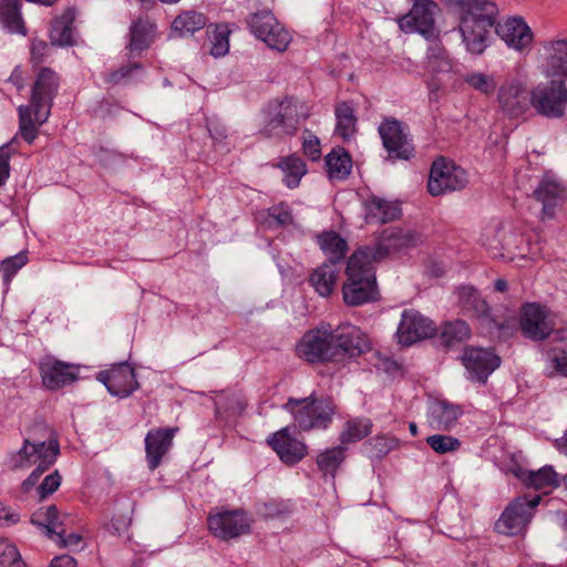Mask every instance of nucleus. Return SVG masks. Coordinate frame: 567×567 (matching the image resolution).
I'll list each match as a JSON object with an SVG mask.
<instances>
[{"instance_id": "obj_55", "label": "nucleus", "mask_w": 567, "mask_h": 567, "mask_svg": "<svg viewBox=\"0 0 567 567\" xmlns=\"http://www.w3.org/2000/svg\"><path fill=\"white\" fill-rule=\"evenodd\" d=\"M370 361L377 370L388 374H394L399 370V365L395 361L386 355H382L378 351L371 354Z\"/></svg>"}, {"instance_id": "obj_43", "label": "nucleus", "mask_w": 567, "mask_h": 567, "mask_svg": "<svg viewBox=\"0 0 567 567\" xmlns=\"http://www.w3.org/2000/svg\"><path fill=\"white\" fill-rule=\"evenodd\" d=\"M278 23L279 21L269 11L255 13L248 20L250 31L264 42L268 31H271V28H276Z\"/></svg>"}, {"instance_id": "obj_41", "label": "nucleus", "mask_w": 567, "mask_h": 567, "mask_svg": "<svg viewBox=\"0 0 567 567\" xmlns=\"http://www.w3.org/2000/svg\"><path fill=\"white\" fill-rule=\"evenodd\" d=\"M471 337V329L466 321L455 319L444 322L440 328V338L446 346L466 341Z\"/></svg>"}, {"instance_id": "obj_1", "label": "nucleus", "mask_w": 567, "mask_h": 567, "mask_svg": "<svg viewBox=\"0 0 567 567\" xmlns=\"http://www.w3.org/2000/svg\"><path fill=\"white\" fill-rule=\"evenodd\" d=\"M370 348L364 332L354 326L339 327L332 331L328 326L307 331L296 346L297 355L309 363L340 362L357 357Z\"/></svg>"}, {"instance_id": "obj_58", "label": "nucleus", "mask_w": 567, "mask_h": 567, "mask_svg": "<svg viewBox=\"0 0 567 567\" xmlns=\"http://www.w3.org/2000/svg\"><path fill=\"white\" fill-rule=\"evenodd\" d=\"M141 65L138 63H132L120 68L118 70L111 72L107 75V82L113 84H118L121 82H125L131 78L133 71L140 70Z\"/></svg>"}, {"instance_id": "obj_52", "label": "nucleus", "mask_w": 567, "mask_h": 567, "mask_svg": "<svg viewBox=\"0 0 567 567\" xmlns=\"http://www.w3.org/2000/svg\"><path fill=\"white\" fill-rule=\"evenodd\" d=\"M548 367L559 375L567 377V352L555 348L547 353Z\"/></svg>"}, {"instance_id": "obj_44", "label": "nucleus", "mask_w": 567, "mask_h": 567, "mask_svg": "<svg viewBox=\"0 0 567 567\" xmlns=\"http://www.w3.org/2000/svg\"><path fill=\"white\" fill-rule=\"evenodd\" d=\"M426 68L431 72L441 73L449 72L452 69L451 61L444 48L440 44H432L426 53Z\"/></svg>"}, {"instance_id": "obj_63", "label": "nucleus", "mask_w": 567, "mask_h": 567, "mask_svg": "<svg viewBox=\"0 0 567 567\" xmlns=\"http://www.w3.org/2000/svg\"><path fill=\"white\" fill-rule=\"evenodd\" d=\"M48 567H78V563L70 555H61L54 557Z\"/></svg>"}, {"instance_id": "obj_10", "label": "nucleus", "mask_w": 567, "mask_h": 567, "mask_svg": "<svg viewBox=\"0 0 567 567\" xmlns=\"http://www.w3.org/2000/svg\"><path fill=\"white\" fill-rule=\"evenodd\" d=\"M466 184L467 175L463 168L444 158L433 162L427 183L431 195L440 196L447 192L460 190Z\"/></svg>"}, {"instance_id": "obj_47", "label": "nucleus", "mask_w": 567, "mask_h": 567, "mask_svg": "<svg viewBox=\"0 0 567 567\" xmlns=\"http://www.w3.org/2000/svg\"><path fill=\"white\" fill-rule=\"evenodd\" d=\"M427 445L437 454L454 453L460 450L461 441L452 435L434 434L426 437Z\"/></svg>"}, {"instance_id": "obj_16", "label": "nucleus", "mask_w": 567, "mask_h": 567, "mask_svg": "<svg viewBox=\"0 0 567 567\" xmlns=\"http://www.w3.org/2000/svg\"><path fill=\"white\" fill-rule=\"evenodd\" d=\"M520 328L526 338L538 341L549 337L554 330V322L544 307L527 303L520 311Z\"/></svg>"}, {"instance_id": "obj_38", "label": "nucleus", "mask_w": 567, "mask_h": 567, "mask_svg": "<svg viewBox=\"0 0 567 567\" xmlns=\"http://www.w3.org/2000/svg\"><path fill=\"white\" fill-rule=\"evenodd\" d=\"M207 23L203 13L196 11H185L177 16L172 22V29L181 37L193 34L202 30Z\"/></svg>"}, {"instance_id": "obj_33", "label": "nucleus", "mask_w": 567, "mask_h": 567, "mask_svg": "<svg viewBox=\"0 0 567 567\" xmlns=\"http://www.w3.org/2000/svg\"><path fill=\"white\" fill-rule=\"evenodd\" d=\"M20 0H0V22L10 33L27 34Z\"/></svg>"}, {"instance_id": "obj_39", "label": "nucleus", "mask_w": 567, "mask_h": 567, "mask_svg": "<svg viewBox=\"0 0 567 567\" xmlns=\"http://www.w3.org/2000/svg\"><path fill=\"white\" fill-rule=\"evenodd\" d=\"M31 523L44 529L45 534L53 538L61 528L62 520L55 506L41 507L31 516Z\"/></svg>"}, {"instance_id": "obj_42", "label": "nucleus", "mask_w": 567, "mask_h": 567, "mask_svg": "<svg viewBox=\"0 0 567 567\" xmlns=\"http://www.w3.org/2000/svg\"><path fill=\"white\" fill-rule=\"evenodd\" d=\"M344 458L346 449L343 446H334L318 454L317 465L324 475L334 476Z\"/></svg>"}, {"instance_id": "obj_8", "label": "nucleus", "mask_w": 567, "mask_h": 567, "mask_svg": "<svg viewBox=\"0 0 567 567\" xmlns=\"http://www.w3.org/2000/svg\"><path fill=\"white\" fill-rule=\"evenodd\" d=\"M497 101L503 113L511 117L525 114L532 106V91L523 75L507 76L498 89Z\"/></svg>"}, {"instance_id": "obj_17", "label": "nucleus", "mask_w": 567, "mask_h": 567, "mask_svg": "<svg viewBox=\"0 0 567 567\" xmlns=\"http://www.w3.org/2000/svg\"><path fill=\"white\" fill-rule=\"evenodd\" d=\"M540 70L546 78H567V40H551L543 44Z\"/></svg>"}, {"instance_id": "obj_28", "label": "nucleus", "mask_w": 567, "mask_h": 567, "mask_svg": "<svg viewBox=\"0 0 567 567\" xmlns=\"http://www.w3.org/2000/svg\"><path fill=\"white\" fill-rule=\"evenodd\" d=\"M515 475L527 486L543 491L544 494H548L560 485V476L549 465L538 471L518 470Z\"/></svg>"}, {"instance_id": "obj_48", "label": "nucleus", "mask_w": 567, "mask_h": 567, "mask_svg": "<svg viewBox=\"0 0 567 567\" xmlns=\"http://www.w3.org/2000/svg\"><path fill=\"white\" fill-rule=\"evenodd\" d=\"M28 255L27 251H21L14 256L8 257L2 260L0 265V272L2 274L3 281L9 285L16 274L27 265Z\"/></svg>"}, {"instance_id": "obj_23", "label": "nucleus", "mask_w": 567, "mask_h": 567, "mask_svg": "<svg viewBox=\"0 0 567 567\" xmlns=\"http://www.w3.org/2000/svg\"><path fill=\"white\" fill-rule=\"evenodd\" d=\"M457 306L468 316L475 317L482 323L493 324L491 308L480 292L472 286H461L455 291Z\"/></svg>"}, {"instance_id": "obj_34", "label": "nucleus", "mask_w": 567, "mask_h": 567, "mask_svg": "<svg viewBox=\"0 0 567 567\" xmlns=\"http://www.w3.org/2000/svg\"><path fill=\"white\" fill-rule=\"evenodd\" d=\"M324 162L327 175L330 179L342 181L351 173V157L342 147L333 148L326 156Z\"/></svg>"}, {"instance_id": "obj_3", "label": "nucleus", "mask_w": 567, "mask_h": 567, "mask_svg": "<svg viewBox=\"0 0 567 567\" xmlns=\"http://www.w3.org/2000/svg\"><path fill=\"white\" fill-rule=\"evenodd\" d=\"M457 19L458 31L466 50L482 54L489 45L488 38L497 17V6L491 0H442Z\"/></svg>"}, {"instance_id": "obj_5", "label": "nucleus", "mask_w": 567, "mask_h": 567, "mask_svg": "<svg viewBox=\"0 0 567 567\" xmlns=\"http://www.w3.org/2000/svg\"><path fill=\"white\" fill-rule=\"evenodd\" d=\"M373 261H377V256L369 247L360 248L350 256L342 286L343 301L348 306L357 307L378 299Z\"/></svg>"}, {"instance_id": "obj_24", "label": "nucleus", "mask_w": 567, "mask_h": 567, "mask_svg": "<svg viewBox=\"0 0 567 567\" xmlns=\"http://www.w3.org/2000/svg\"><path fill=\"white\" fill-rule=\"evenodd\" d=\"M268 444L274 449L279 458L289 465H293L301 461L307 453L306 445L289 434L288 427H284L276 432L267 440Z\"/></svg>"}, {"instance_id": "obj_36", "label": "nucleus", "mask_w": 567, "mask_h": 567, "mask_svg": "<svg viewBox=\"0 0 567 567\" xmlns=\"http://www.w3.org/2000/svg\"><path fill=\"white\" fill-rule=\"evenodd\" d=\"M278 167L282 171L284 183L289 188L297 187L307 173L305 162L297 155L282 157L278 163Z\"/></svg>"}, {"instance_id": "obj_56", "label": "nucleus", "mask_w": 567, "mask_h": 567, "mask_svg": "<svg viewBox=\"0 0 567 567\" xmlns=\"http://www.w3.org/2000/svg\"><path fill=\"white\" fill-rule=\"evenodd\" d=\"M62 477L58 471L47 475L38 487L40 498H44L53 494L61 485Z\"/></svg>"}, {"instance_id": "obj_26", "label": "nucleus", "mask_w": 567, "mask_h": 567, "mask_svg": "<svg viewBox=\"0 0 567 567\" xmlns=\"http://www.w3.org/2000/svg\"><path fill=\"white\" fill-rule=\"evenodd\" d=\"M421 240L419 234L411 229L388 228L382 234V241L377 248L369 247L377 256V260L384 255L415 246Z\"/></svg>"}, {"instance_id": "obj_40", "label": "nucleus", "mask_w": 567, "mask_h": 567, "mask_svg": "<svg viewBox=\"0 0 567 567\" xmlns=\"http://www.w3.org/2000/svg\"><path fill=\"white\" fill-rule=\"evenodd\" d=\"M372 431V421L368 417L351 419L344 423L340 433L342 444L354 443L367 437Z\"/></svg>"}, {"instance_id": "obj_7", "label": "nucleus", "mask_w": 567, "mask_h": 567, "mask_svg": "<svg viewBox=\"0 0 567 567\" xmlns=\"http://www.w3.org/2000/svg\"><path fill=\"white\" fill-rule=\"evenodd\" d=\"M284 408L293 414L296 423L305 431L326 429L334 414V405L330 399H289Z\"/></svg>"}, {"instance_id": "obj_2", "label": "nucleus", "mask_w": 567, "mask_h": 567, "mask_svg": "<svg viewBox=\"0 0 567 567\" xmlns=\"http://www.w3.org/2000/svg\"><path fill=\"white\" fill-rule=\"evenodd\" d=\"M59 453L58 437L44 422H35L27 430L21 449L10 457L13 470L35 467L22 483L24 492L34 486L40 476L55 463Z\"/></svg>"}, {"instance_id": "obj_64", "label": "nucleus", "mask_w": 567, "mask_h": 567, "mask_svg": "<svg viewBox=\"0 0 567 567\" xmlns=\"http://www.w3.org/2000/svg\"><path fill=\"white\" fill-rule=\"evenodd\" d=\"M557 517H558L559 527L563 533L560 545L563 547L567 548V511L559 512L557 514Z\"/></svg>"}, {"instance_id": "obj_11", "label": "nucleus", "mask_w": 567, "mask_h": 567, "mask_svg": "<svg viewBox=\"0 0 567 567\" xmlns=\"http://www.w3.org/2000/svg\"><path fill=\"white\" fill-rule=\"evenodd\" d=\"M540 496L527 498L520 496L515 498L503 512L496 523L499 533L506 535H518L523 533L533 517L534 508L539 504Z\"/></svg>"}, {"instance_id": "obj_22", "label": "nucleus", "mask_w": 567, "mask_h": 567, "mask_svg": "<svg viewBox=\"0 0 567 567\" xmlns=\"http://www.w3.org/2000/svg\"><path fill=\"white\" fill-rule=\"evenodd\" d=\"M534 195L543 204L542 218H553L554 208L566 200L567 189L555 177L545 175Z\"/></svg>"}, {"instance_id": "obj_54", "label": "nucleus", "mask_w": 567, "mask_h": 567, "mask_svg": "<svg viewBox=\"0 0 567 567\" xmlns=\"http://www.w3.org/2000/svg\"><path fill=\"white\" fill-rule=\"evenodd\" d=\"M369 444L372 445L377 457H383L398 446V440L393 436L378 435Z\"/></svg>"}, {"instance_id": "obj_31", "label": "nucleus", "mask_w": 567, "mask_h": 567, "mask_svg": "<svg viewBox=\"0 0 567 567\" xmlns=\"http://www.w3.org/2000/svg\"><path fill=\"white\" fill-rule=\"evenodd\" d=\"M339 269L333 262H323L310 275L309 281L321 297H329L336 287Z\"/></svg>"}, {"instance_id": "obj_27", "label": "nucleus", "mask_w": 567, "mask_h": 567, "mask_svg": "<svg viewBox=\"0 0 567 567\" xmlns=\"http://www.w3.org/2000/svg\"><path fill=\"white\" fill-rule=\"evenodd\" d=\"M75 370V367L55 359H45L40 363L42 382L50 390L72 383L76 378Z\"/></svg>"}, {"instance_id": "obj_49", "label": "nucleus", "mask_w": 567, "mask_h": 567, "mask_svg": "<svg viewBox=\"0 0 567 567\" xmlns=\"http://www.w3.org/2000/svg\"><path fill=\"white\" fill-rule=\"evenodd\" d=\"M0 567H27L16 545L4 538H0Z\"/></svg>"}, {"instance_id": "obj_37", "label": "nucleus", "mask_w": 567, "mask_h": 567, "mask_svg": "<svg viewBox=\"0 0 567 567\" xmlns=\"http://www.w3.org/2000/svg\"><path fill=\"white\" fill-rule=\"evenodd\" d=\"M72 23L73 16L71 12H65L54 20L50 30V41L53 45L69 47L74 44Z\"/></svg>"}, {"instance_id": "obj_32", "label": "nucleus", "mask_w": 567, "mask_h": 567, "mask_svg": "<svg viewBox=\"0 0 567 567\" xmlns=\"http://www.w3.org/2000/svg\"><path fill=\"white\" fill-rule=\"evenodd\" d=\"M154 31L155 24L147 19H138L132 24L127 45L131 55L140 54L151 45Z\"/></svg>"}, {"instance_id": "obj_35", "label": "nucleus", "mask_w": 567, "mask_h": 567, "mask_svg": "<svg viewBox=\"0 0 567 567\" xmlns=\"http://www.w3.org/2000/svg\"><path fill=\"white\" fill-rule=\"evenodd\" d=\"M334 115L337 120L336 133L344 141L351 138L357 132L354 109L347 102H340L336 105Z\"/></svg>"}, {"instance_id": "obj_12", "label": "nucleus", "mask_w": 567, "mask_h": 567, "mask_svg": "<svg viewBox=\"0 0 567 567\" xmlns=\"http://www.w3.org/2000/svg\"><path fill=\"white\" fill-rule=\"evenodd\" d=\"M439 11V4L434 0H415L411 10L398 19L399 28L404 33L417 32L430 37L433 34Z\"/></svg>"}, {"instance_id": "obj_30", "label": "nucleus", "mask_w": 567, "mask_h": 567, "mask_svg": "<svg viewBox=\"0 0 567 567\" xmlns=\"http://www.w3.org/2000/svg\"><path fill=\"white\" fill-rule=\"evenodd\" d=\"M317 244L327 257L326 262H333L336 266L348 252V243L337 231L328 230L317 236Z\"/></svg>"}, {"instance_id": "obj_14", "label": "nucleus", "mask_w": 567, "mask_h": 567, "mask_svg": "<svg viewBox=\"0 0 567 567\" xmlns=\"http://www.w3.org/2000/svg\"><path fill=\"white\" fill-rule=\"evenodd\" d=\"M207 524L212 534L223 540L237 538L248 534L250 529V520L243 511L210 514Z\"/></svg>"}, {"instance_id": "obj_19", "label": "nucleus", "mask_w": 567, "mask_h": 567, "mask_svg": "<svg viewBox=\"0 0 567 567\" xmlns=\"http://www.w3.org/2000/svg\"><path fill=\"white\" fill-rule=\"evenodd\" d=\"M462 361L470 378L482 383L501 364L498 355L483 348H466Z\"/></svg>"}, {"instance_id": "obj_50", "label": "nucleus", "mask_w": 567, "mask_h": 567, "mask_svg": "<svg viewBox=\"0 0 567 567\" xmlns=\"http://www.w3.org/2000/svg\"><path fill=\"white\" fill-rule=\"evenodd\" d=\"M290 41V33L279 22L276 28H271V31H268L265 43L270 49L284 52L288 48Z\"/></svg>"}, {"instance_id": "obj_21", "label": "nucleus", "mask_w": 567, "mask_h": 567, "mask_svg": "<svg viewBox=\"0 0 567 567\" xmlns=\"http://www.w3.org/2000/svg\"><path fill=\"white\" fill-rule=\"evenodd\" d=\"M493 28L507 47L516 51H523L533 42V32L522 18H507L495 22Z\"/></svg>"}, {"instance_id": "obj_57", "label": "nucleus", "mask_w": 567, "mask_h": 567, "mask_svg": "<svg viewBox=\"0 0 567 567\" xmlns=\"http://www.w3.org/2000/svg\"><path fill=\"white\" fill-rule=\"evenodd\" d=\"M269 217L279 226L290 225L292 223L291 210L288 205L281 203L269 209Z\"/></svg>"}, {"instance_id": "obj_6", "label": "nucleus", "mask_w": 567, "mask_h": 567, "mask_svg": "<svg viewBox=\"0 0 567 567\" xmlns=\"http://www.w3.org/2000/svg\"><path fill=\"white\" fill-rule=\"evenodd\" d=\"M261 133L268 138L281 140L292 136L309 116L307 105L293 97H284L268 103L264 111Z\"/></svg>"}, {"instance_id": "obj_15", "label": "nucleus", "mask_w": 567, "mask_h": 567, "mask_svg": "<svg viewBox=\"0 0 567 567\" xmlns=\"http://www.w3.org/2000/svg\"><path fill=\"white\" fill-rule=\"evenodd\" d=\"M96 379L105 385L113 396L126 398L138 388L135 371L126 362L100 371Z\"/></svg>"}, {"instance_id": "obj_59", "label": "nucleus", "mask_w": 567, "mask_h": 567, "mask_svg": "<svg viewBox=\"0 0 567 567\" xmlns=\"http://www.w3.org/2000/svg\"><path fill=\"white\" fill-rule=\"evenodd\" d=\"M54 542L58 543L60 547H69L76 548L82 543V536L79 534L71 533L69 535H64V529L60 528L58 534L53 537Z\"/></svg>"}, {"instance_id": "obj_53", "label": "nucleus", "mask_w": 567, "mask_h": 567, "mask_svg": "<svg viewBox=\"0 0 567 567\" xmlns=\"http://www.w3.org/2000/svg\"><path fill=\"white\" fill-rule=\"evenodd\" d=\"M302 150L311 161H318L321 157L320 140L309 130L302 132Z\"/></svg>"}, {"instance_id": "obj_29", "label": "nucleus", "mask_w": 567, "mask_h": 567, "mask_svg": "<svg viewBox=\"0 0 567 567\" xmlns=\"http://www.w3.org/2000/svg\"><path fill=\"white\" fill-rule=\"evenodd\" d=\"M365 218L369 223H388L401 215L398 203L372 196L364 202Z\"/></svg>"}, {"instance_id": "obj_45", "label": "nucleus", "mask_w": 567, "mask_h": 567, "mask_svg": "<svg viewBox=\"0 0 567 567\" xmlns=\"http://www.w3.org/2000/svg\"><path fill=\"white\" fill-rule=\"evenodd\" d=\"M464 82L484 95H492L497 87L496 78L484 72L467 73L464 76Z\"/></svg>"}, {"instance_id": "obj_25", "label": "nucleus", "mask_w": 567, "mask_h": 567, "mask_svg": "<svg viewBox=\"0 0 567 567\" xmlns=\"http://www.w3.org/2000/svg\"><path fill=\"white\" fill-rule=\"evenodd\" d=\"M463 415L460 405L451 403L446 400H434L427 408V423L436 431L452 430L458 419Z\"/></svg>"}, {"instance_id": "obj_62", "label": "nucleus", "mask_w": 567, "mask_h": 567, "mask_svg": "<svg viewBox=\"0 0 567 567\" xmlns=\"http://www.w3.org/2000/svg\"><path fill=\"white\" fill-rule=\"evenodd\" d=\"M48 43L42 40H33L31 43V56L33 61L41 62L47 54Z\"/></svg>"}, {"instance_id": "obj_51", "label": "nucleus", "mask_w": 567, "mask_h": 567, "mask_svg": "<svg viewBox=\"0 0 567 567\" xmlns=\"http://www.w3.org/2000/svg\"><path fill=\"white\" fill-rule=\"evenodd\" d=\"M290 41V33L279 22L276 28H271V31H268L265 43L270 49L284 52L288 48Z\"/></svg>"}, {"instance_id": "obj_9", "label": "nucleus", "mask_w": 567, "mask_h": 567, "mask_svg": "<svg viewBox=\"0 0 567 567\" xmlns=\"http://www.w3.org/2000/svg\"><path fill=\"white\" fill-rule=\"evenodd\" d=\"M567 104V89L563 80L539 83L532 90V106L538 114L560 117Z\"/></svg>"}, {"instance_id": "obj_13", "label": "nucleus", "mask_w": 567, "mask_h": 567, "mask_svg": "<svg viewBox=\"0 0 567 567\" xmlns=\"http://www.w3.org/2000/svg\"><path fill=\"white\" fill-rule=\"evenodd\" d=\"M436 330L432 320L416 310L409 309L401 315L396 337L402 346H411L420 340L433 337Z\"/></svg>"}, {"instance_id": "obj_60", "label": "nucleus", "mask_w": 567, "mask_h": 567, "mask_svg": "<svg viewBox=\"0 0 567 567\" xmlns=\"http://www.w3.org/2000/svg\"><path fill=\"white\" fill-rule=\"evenodd\" d=\"M9 161L10 152L8 151L7 145H3L0 147V186L3 185L9 177Z\"/></svg>"}, {"instance_id": "obj_18", "label": "nucleus", "mask_w": 567, "mask_h": 567, "mask_svg": "<svg viewBox=\"0 0 567 567\" xmlns=\"http://www.w3.org/2000/svg\"><path fill=\"white\" fill-rule=\"evenodd\" d=\"M379 134L390 156L408 159L413 155V147L398 120L385 118L379 126Z\"/></svg>"}, {"instance_id": "obj_61", "label": "nucleus", "mask_w": 567, "mask_h": 567, "mask_svg": "<svg viewBox=\"0 0 567 567\" xmlns=\"http://www.w3.org/2000/svg\"><path fill=\"white\" fill-rule=\"evenodd\" d=\"M20 516L11 507L3 506L0 504V526H12L17 524Z\"/></svg>"}, {"instance_id": "obj_20", "label": "nucleus", "mask_w": 567, "mask_h": 567, "mask_svg": "<svg viewBox=\"0 0 567 567\" xmlns=\"http://www.w3.org/2000/svg\"><path fill=\"white\" fill-rule=\"evenodd\" d=\"M178 427H157L146 433L144 439L146 461L150 470L154 471L159 466L164 456L173 446V441Z\"/></svg>"}, {"instance_id": "obj_4", "label": "nucleus", "mask_w": 567, "mask_h": 567, "mask_svg": "<svg viewBox=\"0 0 567 567\" xmlns=\"http://www.w3.org/2000/svg\"><path fill=\"white\" fill-rule=\"evenodd\" d=\"M58 87L59 79L55 72L43 68L39 71L32 86L30 105L18 107L19 134L29 144L38 136L39 126L48 121Z\"/></svg>"}, {"instance_id": "obj_46", "label": "nucleus", "mask_w": 567, "mask_h": 567, "mask_svg": "<svg viewBox=\"0 0 567 567\" xmlns=\"http://www.w3.org/2000/svg\"><path fill=\"white\" fill-rule=\"evenodd\" d=\"M230 30L225 24L215 25L209 34L212 42L210 54L215 58L224 56L229 51Z\"/></svg>"}]
</instances>
